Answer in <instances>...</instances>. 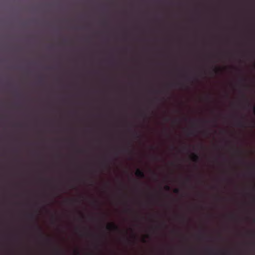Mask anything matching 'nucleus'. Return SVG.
<instances>
[{"label":"nucleus","mask_w":255,"mask_h":255,"mask_svg":"<svg viewBox=\"0 0 255 255\" xmlns=\"http://www.w3.org/2000/svg\"><path fill=\"white\" fill-rule=\"evenodd\" d=\"M107 229L110 231H119V228L118 227V226H117L116 224H115L113 223H112L109 224L107 226Z\"/></svg>","instance_id":"f257e3e1"},{"label":"nucleus","mask_w":255,"mask_h":255,"mask_svg":"<svg viewBox=\"0 0 255 255\" xmlns=\"http://www.w3.org/2000/svg\"><path fill=\"white\" fill-rule=\"evenodd\" d=\"M135 175L140 178H143L145 177L144 173L140 169H137L135 172Z\"/></svg>","instance_id":"f03ea898"},{"label":"nucleus","mask_w":255,"mask_h":255,"mask_svg":"<svg viewBox=\"0 0 255 255\" xmlns=\"http://www.w3.org/2000/svg\"><path fill=\"white\" fill-rule=\"evenodd\" d=\"M191 159L192 161L197 162L199 160V157L197 154L193 153L191 154Z\"/></svg>","instance_id":"7ed1b4c3"},{"label":"nucleus","mask_w":255,"mask_h":255,"mask_svg":"<svg viewBox=\"0 0 255 255\" xmlns=\"http://www.w3.org/2000/svg\"><path fill=\"white\" fill-rule=\"evenodd\" d=\"M237 125L240 127H246L245 123L242 121H239Z\"/></svg>","instance_id":"20e7f679"},{"label":"nucleus","mask_w":255,"mask_h":255,"mask_svg":"<svg viewBox=\"0 0 255 255\" xmlns=\"http://www.w3.org/2000/svg\"><path fill=\"white\" fill-rule=\"evenodd\" d=\"M179 191H180V190L178 188H175L173 190L174 193H176V194L179 193Z\"/></svg>","instance_id":"39448f33"},{"label":"nucleus","mask_w":255,"mask_h":255,"mask_svg":"<svg viewBox=\"0 0 255 255\" xmlns=\"http://www.w3.org/2000/svg\"><path fill=\"white\" fill-rule=\"evenodd\" d=\"M36 228L38 230V231L41 234H42L41 229L39 226H36Z\"/></svg>","instance_id":"423d86ee"},{"label":"nucleus","mask_w":255,"mask_h":255,"mask_svg":"<svg viewBox=\"0 0 255 255\" xmlns=\"http://www.w3.org/2000/svg\"><path fill=\"white\" fill-rule=\"evenodd\" d=\"M164 188L167 191H169L170 190V187L168 185H166Z\"/></svg>","instance_id":"0eeeda50"},{"label":"nucleus","mask_w":255,"mask_h":255,"mask_svg":"<svg viewBox=\"0 0 255 255\" xmlns=\"http://www.w3.org/2000/svg\"><path fill=\"white\" fill-rule=\"evenodd\" d=\"M134 135H135L136 138H139V135L137 132L134 133Z\"/></svg>","instance_id":"6e6552de"},{"label":"nucleus","mask_w":255,"mask_h":255,"mask_svg":"<svg viewBox=\"0 0 255 255\" xmlns=\"http://www.w3.org/2000/svg\"><path fill=\"white\" fill-rule=\"evenodd\" d=\"M29 217L31 219H33L34 218V215L32 214H31L29 215Z\"/></svg>","instance_id":"1a4fd4ad"},{"label":"nucleus","mask_w":255,"mask_h":255,"mask_svg":"<svg viewBox=\"0 0 255 255\" xmlns=\"http://www.w3.org/2000/svg\"><path fill=\"white\" fill-rule=\"evenodd\" d=\"M219 69H217V68H216V69H215V72H218V71H219Z\"/></svg>","instance_id":"9d476101"},{"label":"nucleus","mask_w":255,"mask_h":255,"mask_svg":"<svg viewBox=\"0 0 255 255\" xmlns=\"http://www.w3.org/2000/svg\"><path fill=\"white\" fill-rule=\"evenodd\" d=\"M253 110H254V114H255V106L254 107V109H253Z\"/></svg>","instance_id":"9b49d317"},{"label":"nucleus","mask_w":255,"mask_h":255,"mask_svg":"<svg viewBox=\"0 0 255 255\" xmlns=\"http://www.w3.org/2000/svg\"><path fill=\"white\" fill-rule=\"evenodd\" d=\"M208 253H209V254H212V253H213V252H212V251H209L208 252Z\"/></svg>","instance_id":"f8f14e48"},{"label":"nucleus","mask_w":255,"mask_h":255,"mask_svg":"<svg viewBox=\"0 0 255 255\" xmlns=\"http://www.w3.org/2000/svg\"><path fill=\"white\" fill-rule=\"evenodd\" d=\"M193 134V132H190L189 133V135H192Z\"/></svg>","instance_id":"ddd939ff"},{"label":"nucleus","mask_w":255,"mask_h":255,"mask_svg":"<svg viewBox=\"0 0 255 255\" xmlns=\"http://www.w3.org/2000/svg\"><path fill=\"white\" fill-rule=\"evenodd\" d=\"M248 106H250V104L248 102Z\"/></svg>","instance_id":"4468645a"},{"label":"nucleus","mask_w":255,"mask_h":255,"mask_svg":"<svg viewBox=\"0 0 255 255\" xmlns=\"http://www.w3.org/2000/svg\"><path fill=\"white\" fill-rule=\"evenodd\" d=\"M168 120H169V119H167V118H166V119H165L166 121H168Z\"/></svg>","instance_id":"2eb2a0df"},{"label":"nucleus","mask_w":255,"mask_h":255,"mask_svg":"<svg viewBox=\"0 0 255 255\" xmlns=\"http://www.w3.org/2000/svg\"><path fill=\"white\" fill-rule=\"evenodd\" d=\"M253 196L254 197V199L255 200V195H253Z\"/></svg>","instance_id":"dca6fc26"},{"label":"nucleus","mask_w":255,"mask_h":255,"mask_svg":"<svg viewBox=\"0 0 255 255\" xmlns=\"http://www.w3.org/2000/svg\"><path fill=\"white\" fill-rule=\"evenodd\" d=\"M76 254H77V255H79V253L78 252H76Z\"/></svg>","instance_id":"f3484780"},{"label":"nucleus","mask_w":255,"mask_h":255,"mask_svg":"<svg viewBox=\"0 0 255 255\" xmlns=\"http://www.w3.org/2000/svg\"><path fill=\"white\" fill-rule=\"evenodd\" d=\"M225 253H226V252H225L222 253V254H225Z\"/></svg>","instance_id":"a211bd4d"}]
</instances>
